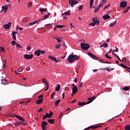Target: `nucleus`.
Segmentation results:
<instances>
[{
    "label": "nucleus",
    "instance_id": "nucleus-1",
    "mask_svg": "<svg viewBox=\"0 0 130 130\" xmlns=\"http://www.w3.org/2000/svg\"><path fill=\"white\" fill-rule=\"evenodd\" d=\"M79 59H80V56L73 55V53H72L71 55L69 56L67 60L70 63H73L75 62V60H78Z\"/></svg>",
    "mask_w": 130,
    "mask_h": 130
},
{
    "label": "nucleus",
    "instance_id": "nucleus-2",
    "mask_svg": "<svg viewBox=\"0 0 130 130\" xmlns=\"http://www.w3.org/2000/svg\"><path fill=\"white\" fill-rule=\"evenodd\" d=\"M81 47L83 50H87L90 48V46L88 44H86L85 43H81L80 44Z\"/></svg>",
    "mask_w": 130,
    "mask_h": 130
},
{
    "label": "nucleus",
    "instance_id": "nucleus-3",
    "mask_svg": "<svg viewBox=\"0 0 130 130\" xmlns=\"http://www.w3.org/2000/svg\"><path fill=\"white\" fill-rule=\"evenodd\" d=\"M69 3L72 8H73L74 6L78 4V2L76 0H69Z\"/></svg>",
    "mask_w": 130,
    "mask_h": 130
},
{
    "label": "nucleus",
    "instance_id": "nucleus-4",
    "mask_svg": "<svg viewBox=\"0 0 130 130\" xmlns=\"http://www.w3.org/2000/svg\"><path fill=\"white\" fill-rule=\"evenodd\" d=\"M42 82H43V83L45 84V85H46V86H47V88L45 89V91H47L49 89V84H48V83L47 82L46 79V78L42 79Z\"/></svg>",
    "mask_w": 130,
    "mask_h": 130
},
{
    "label": "nucleus",
    "instance_id": "nucleus-5",
    "mask_svg": "<svg viewBox=\"0 0 130 130\" xmlns=\"http://www.w3.org/2000/svg\"><path fill=\"white\" fill-rule=\"evenodd\" d=\"M48 125L47 122L45 121H43L42 123L41 124V126H42V129L43 130H46V126Z\"/></svg>",
    "mask_w": 130,
    "mask_h": 130
},
{
    "label": "nucleus",
    "instance_id": "nucleus-6",
    "mask_svg": "<svg viewBox=\"0 0 130 130\" xmlns=\"http://www.w3.org/2000/svg\"><path fill=\"white\" fill-rule=\"evenodd\" d=\"M127 2L123 1L120 3V7L121 8H125L127 7Z\"/></svg>",
    "mask_w": 130,
    "mask_h": 130
},
{
    "label": "nucleus",
    "instance_id": "nucleus-7",
    "mask_svg": "<svg viewBox=\"0 0 130 130\" xmlns=\"http://www.w3.org/2000/svg\"><path fill=\"white\" fill-rule=\"evenodd\" d=\"M92 22L94 23L95 25L97 26L99 25L100 21L99 20H98V18L96 17L92 18Z\"/></svg>",
    "mask_w": 130,
    "mask_h": 130
},
{
    "label": "nucleus",
    "instance_id": "nucleus-8",
    "mask_svg": "<svg viewBox=\"0 0 130 130\" xmlns=\"http://www.w3.org/2000/svg\"><path fill=\"white\" fill-rule=\"evenodd\" d=\"M41 19H39V20H36L34 22H29V24H28V26H32L40 22L41 21Z\"/></svg>",
    "mask_w": 130,
    "mask_h": 130
},
{
    "label": "nucleus",
    "instance_id": "nucleus-9",
    "mask_svg": "<svg viewBox=\"0 0 130 130\" xmlns=\"http://www.w3.org/2000/svg\"><path fill=\"white\" fill-rule=\"evenodd\" d=\"M11 25H12V23L11 22H9L7 24H4V27L6 29H8L10 28Z\"/></svg>",
    "mask_w": 130,
    "mask_h": 130
},
{
    "label": "nucleus",
    "instance_id": "nucleus-10",
    "mask_svg": "<svg viewBox=\"0 0 130 130\" xmlns=\"http://www.w3.org/2000/svg\"><path fill=\"white\" fill-rule=\"evenodd\" d=\"M33 57V55H28V54H25V55H24V58L26 59H30L31 58H32Z\"/></svg>",
    "mask_w": 130,
    "mask_h": 130
},
{
    "label": "nucleus",
    "instance_id": "nucleus-11",
    "mask_svg": "<svg viewBox=\"0 0 130 130\" xmlns=\"http://www.w3.org/2000/svg\"><path fill=\"white\" fill-rule=\"evenodd\" d=\"M78 90V87H75L72 88V92H73V94H76L77 93Z\"/></svg>",
    "mask_w": 130,
    "mask_h": 130
},
{
    "label": "nucleus",
    "instance_id": "nucleus-12",
    "mask_svg": "<svg viewBox=\"0 0 130 130\" xmlns=\"http://www.w3.org/2000/svg\"><path fill=\"white\" fill-rule=\"evenodd\" d=\"M111 18V16L108 15V14H106L103 16V19L104 20H108Z\"/></svg>",
    "mask_w": 130,
    "mask_h": 130
},
{
    "label": "nucleus",
    "instance_id": "nucleus-13",
    "mask_svg": "<svg viewBox=\"0 0 130 130\" xmlns=\"http://www.w3.org/2000/svg\"><path fill=\"white\" fill-rule=\"evenodd\" d=\"M15 117H16L17 119H18L19 120L22 121L23 122L25 121L24 119H23V118H22V117H20V116L16 115H15Z\"/></svg>",
    "mask_w": 130,
    "mask_h": 130
},
{
    "label": "nucleus",
    "instance_id": "nucleus-14",
    "mask_svg": "<svg viewBox=\"0 0 130 130\" xmlns=\"http://www.w3.org/2000/svg\"><path fill=\"white\" fill-rule=\"evenodd\" d=\"M9 6V5H5V6H2V11H4V10H6V11H7Z\"/></svg>",
    "mask_w": 130,
    "mask_h": 130
},
{
    "label": "nucleus",
    "instance_id": "nucleus-15",
    "mask_svg": "<svg viewBox=\"0 0 130 130\" xmlns=\"http://www.w3.org/2000/svg\"><path fill=\"white\" fill-rule=\"evenodd\" d=\"M51 15V13H48V14L44 16V17H43V20H45L48 19L50 16Z\"/></svg>",
    "mask_w": 130,
    "mask_h": 130
},
{
    "label": "nucleus",
    "instance_id": "nucleus-16",
    "mask_svg": "<svg viewBox=\"0 0 130 130\" xmlns=\"http://www.w3.org/2000/svg\"><path fill=\"white\" fill-rule=\"evenodd\" d=\"M47 11V9L46 8H41L40 9V12L41 14H43L44 12H46Z\"/></svg>",
    "mask_w": 130,
    "mask_h": 130
},
{
    "label": "nucleus",
    "instance_id": "nucleus-17",
    "mask_svg": "<svg viewBox=\"0 0 130 130\" xmlns=\"http://www.w3.org/2000/svg\"><path fill=\"white\" fill-rule=\"evenodd\" d=\"M60 89V85L57 84L56 87L55 88V91L59 92Z\"/></svg>",
    "mask_w": 130,
    "mask_h": 130
},
{
    "label": "nucleus",
    "instance_id": "nucleus-18",
    "mask_svg": "<svg viewBox=\"0 0 130 130\" xmlns=\"http://www.w3.org/2000/svg\"><path fill=\"white\" fill-rule=\"evenodd\" d=\"M64 15L70 16L71 15V13H70V11L65 12L64 13L62 14V16H64Z\"/></svg>",
    "mask_w": 130,
    "mask_h": 130
},
{
    "label": "nucleus",
    "instance_id": "nucleus-19",
    "mask_svg": "<svg viewBox=\"0 0 130 130\" xmlns=\"http://www.w3.org/2000/svg\"><path fill=\"white\" fill-rule=\"evenodd\" d=\"M41 50H38L37 51L35 52V54L37 56H39L41 55Z\"/></svg>",
    "mask_w": 130,
    "mask_h": 130
},
{
    "label": "nucleus",
    "instance_id": "nucleus-20",
    "mask_svg": "<svg viewBox=\"0 0 130 130\" xmlns=\"http://www.w3.org/2000/svg\"><path fill=\"white\" fill-rule=\"evenodd\" d=\"M50 124H53L55 123L54 119H50L47 121Z\"/></svg>",
    "mask_w": 130,
    "mask_h": 130
},
{
    "label": "nucleus",
    "instance_id": "nucleus-21",
    "mask_svg": "<svg viewBox=\"0 0 130 130\" xmlns=\"http://www.w3.org/2000/svg\"><path fill=\"white\" fill-rule=\"evenodd\" d=\"M52 24H47L46 25H45V27H46L47 28V29H49L51 28L52 27Z\"/></svg>",
    "mask_w": 130,
    "mask_h": 130
},
{
    "label": "nucleus",
    "instance_id": "nucleus-22",
    "mask_svg": "<svg viewBox=\"0 0 130 130\" xmlns=\"http://www.w3.org/2000/svg\"><path fill=\"white\" fill-rule=\"evenodd\" d=\"M88 55H89L90 57H91L93 59H96V58H98V57H97L96 56H95V55H92V53H90V52H89V53H88Z\"/></svg>",
    "mask_w": 130,
    "mask_h": 130
},
{
    "label": "nucleus",
    "instance_id": "nucleus-23",
    "mask_svg": "<svg viewBox=\"0 0 130 130\" xmlns=\"http://www.w3.org/2000/svg\"><path fill=\"white\" fill-rule=\"evenodd\" d=\"M43 99H41L37 101V104L40 105V104H42L43 103Z\"/></svg>",
    "mask_w": 130,
    "mask_h": 130
},
{
    "label": "nucleus",
    "instance_id": "nucleus-24",
    "mask_svg": "<svg viewBox=\"0 0 130 130\" xmlns=\"http://www.w3.org/2000/svg\"><path fill=\"white\" fill-rule=\"evenodd\" d=\"M78 105L79 106H84V105H86V103L85 102H78Z\"/></svg>",
    "mask_w": 130,
    "mask_h": 130
},
{
    "label": "nucleus",
    "instance_id": "nucleus-25",
    "mask_svg": "<svg viewBox=\"0 0 130 130\" xmlns=\"http://www.w3.org/2000/svg\"><path fill=\"white\" fill-rule=\"evenodd\" d=\"M22 124V122H16L15 123V126H16V127H17L18 126H19V125H21Z\"/></svg>",
    "mask_w": 130,
    "mask_h": 130
},
{
    "label": "nucleus",
    "instance_id": "nucleus-26",
    "mask_svg": "<svg viewBox=\"0 0 130 130\" xmlns=\"http://www.w3.org/2000/svg\"><path fill=\"white\" fill-rule=\"evenodd\" d=\"M60 102V100H58L55 101V106L57 107L59 104Z\"/></svg>",
    "mask_w": 130,
    "mask_h": 130
},
{
    "label": "nucleus",
    "instance_id": "nucleus-27",
    "mask_svg": "<svg viewBox=\"0 0 130 130\" xmlns=\"http://www.w3.org/2000/svg\"><path fill=\"white\" fill-rule=\"evenodd\" d=\"M64 27H66L65 25H57L56 26V27L58 28H63Z\"/></svg>",
    "mask_w": 130,
    "mask_h": 130
},
{
    "label": "nucleus",
    "instance_id": "nucleus-28",
    "mask_svg": "<svg viewBox=\"0 0 130 130\" xmlns=\"http://www.w3.org/2000/svg\"><path fill=\"white\" fill-rule=\"evenodd\" d=\"M53 115V112L52 111H50L49 113H48V116L49 118L52 117Z\"/></svg>",
    "mask_w": 130,
    "mask_h": 130
},
{
    "label": "nucleus",
    "instance_id": "nucleus-29",
    "mask_svg": "<svg viewBox=\"0 0 130 130\" xmlns=\"http://www.w3.org/2000/svg\"><path fill=\"white\" fill-rule=\"evenodd\" d=\"M116 23H117V21H115L114 22L111 23L109 24L110 27H112V26H114Z\"/></svg>",
    "mask_w": 130,
    "mask_h": 130
},
{
    "label": "nucleus",
    "instance_id": "nucleus-30",
    "mask_svg": "<svg viewBox=\"0 0 130 130\" xmlns=\"http://www.w3.org/2000/svg\"><path fill=\"white\" fill-rule=\"evenodd\" d=\"M129 89H130V88L128 86L123 87V90L125 91H127L129 90Z\"/></svg>",
    "mask_w": 130,
    "mask_h": 130
},
{
    "label": "nucleus",
    "instance_id": "nucleus-31",
    "mask_svg": "<svg viewBox=\"0 0 130 130\" xmlns=\"http://www.w3.org/2000/svg\"><path fill=\"white\" fill-rule=\"evenodd\" d=\"M125 130H130V124L129 125H126L124 127Z\"/></svg>",
    "mask_w": 130,
    "mask_h": 130
},
{
    "label": "nucleus",
    "instance_id": "nucleus-32",
    "mask_svg": "<svg viewBox=\"0 0 130 130\" xmlns=\"http://www.w3.org/2000/svg\"><path fill=\"white\" fill-rule=\"evenodd\" d=\"M130 9V6L127 7L126 9V10L123 12V14L126 13V12H128L129 10Z\"/></svg>",
    "mask_w": 130,
    "mask_h": 130
},
{
    "label": "nucleus",
    "instance_id": "nucleus-33",
    "mask_svg": "<svg viewBox=\"0 0 130 130\" xmlns=\"http://www.w3.org/2000/svg\"><path fill=\"white\" fill-rule=\"evenodd\" d=\"M1 81H2V84H3V85H6V82H7V80H6V79H2L1 80Z\"/></svg>",
    "mask_w": 130,
    "mask_h": 130
},
{
    "label": "nucleus",
    "instance_id": "nucleus-34",
    "mask_svg": "<svg viewBox=\"0 0 130 130\" xmlns=\"http://www.w3.org/2000/svg\"><path fill=\"white\" fill-rule=\"evenodd\" d=\"M48 58L51 59L52 61H54V59H55L56 57L53 56H48Z\"/></svg>",
    "mask_w": 130,
    "mask_h": 130
},
{
    "label": "nucleus",
    "instance_id": "nucleus-35",
    "mask_svg": "<svg viewBox=\"0 0 130 130\" xmlns=\"http://www.w3.org/2000/svg\"><path fill=\"white\" fill-rule=\"evenodd\" d=\"M120 66H121L123 68H128V67L127 66L124 65L123 63L120 64Z\"/></svg>",
    "mask_w": 130,
    "mask_h": 130
},
{
    "label": "nucleus",
    "instance_id": "nucleus-36",
    "mask_svg": "<svg viewBox=\"0 0 130 130\" xmlns=\"http://www.w3.org/2000/svg\"><path fill=\"white\" fill-rule=\"evenodd\" d=\"M102 45H103L102 46L105 48H107L109 47V46H108V44H107V43H105L104 44H103Z\"/></svg>",
    "mask_w": 130,
    "mask_h": 130
},
{
    "label": "nucleus",
    "instance_id": "nucleus-37",
    "mask_svg": "<svg viewBox=\"0 0 130 130\" xmlns=\"http://www.w3.org/2000/svg\"><path fill=\"white\" fill-rule=\"evenodd\" d=\"M53 38L56 39L59 43H60L61 42V40H60V39H58V38L53 37Z\"/></svg>",
    "mask_w": 130,
    "mask_h": 130
},
{
    "label": "nucleus",
    "instance_id": "nucleus-38",
    "mask_svg": "<svg viewBox=\"0 0 130 130\" xmlns=\"http://www.w3.org/2000/svg\"><path fill=\"white\" fill-rule=\"evenodd\" d=\"M83 7H84V5H80L79 7V11H81L82 10H83Z\"/></svg>",
    "mask_w": 130,
    "mask_h": 130
},
{
    "label": "nucleus",
    "instance_id": "nucleus-39",
    "mask_svg": "<svg viewBox=\"0 0 130 130\" xmlns=\"http://www.w3.org/2000/svg\"><path fill=\"white\" fill-rule=\"evenodd\" d=\"M61 46V45H56L55 48L57 49H58L60 48Z\"/></svg>",
    "mask_w": 130,
    "mask_h": 130
},
{
    "label": "nucleus",
    "instance_id": "nucleus-40",
    "mask_svg": "<svg viewBox=\"0 0 130 130\" xmlns=\"http://www.w3.org/2000/svg\"><path fill=\"white\" fill-rule=\"evenodd\" d=\"M11 43L13 46H15V45H16L17 44V43L15 42V41H12Z\"/></svg>",
    "mask_w": 130,
    "mask_h": 130
},
{
    "label": "nucleus",
    "instance_id": "nucleus-41",
    "mask_svg": "<svg viewBox=\"0 0 130 130\" xmlns=\"http://www.w3.org/2000/svg\"><path fill=\"white\" fill-rule=\"evenodd\" d=\"M105 57L108 58V59H111L112 57L111 56H109L108 55V54H105Z\"/></svg>",
    "mask_w": 130,
    "mask_h": 130
},
{
    "label": "nucleus",
    "instance_id": "nucleus-42",
    "mask_svg": "<svg viewBox=\"0 0 130 130\" xmlns=\"http://www.w3.org/2000/svg\"><path fill=\"white\" fill-rule=\"evenodd\" d=\"M16 115H15V114H9L8 115V116L9 117H15V116H16Z\"/></svg>",
    "mask_w": 130,
    "mask_h": 130
},
{
    "label": "nucleus",
    "instance_id": "nucleus-43",
    "mask_svg": "<svg viewBox=\"0 0 130 130\" xmlns=\"http://www.w3.org/2000/svg\"><path fill=\"white\" fill-rule=\"evenodd\" d=\"M54 95H55V92H53V93H52V94L51 95L50 98H51V99L52 100H53V99H54L53 96H54Z\"/></svg>",
    "mask_w": 130,
    "mask_h": 130
},
{
    "label": "nucleus",
    "instance_id": "nucleus-44",
    "mask_svg": "<svg viewBox=\"0 0 130 130\" xmlns=\"http://www.w3.org/2000/svg\"><path fill=\"white\" fill-rule=\"evenodd\" d=\"M17 34V31H12V34H11V35L12 36H15L16 34Z\"/></svg>",
    "mask_w": 130,
    "mask_h": 130
},
{
    "label": "nucleus",
    "instance_id": "nucleus-45",
    "mask_svg": "<svg viewBox=\"0 0 130 130\" xmlns=\"http://www.w3.org/2000/svg\"><path fill=\"white\" fill-rule=\"evenodd\" d=\"M90 128H92V129H96L98 128V127L96 126H90Z\"/></svg>",
    "mask_w": 130,
    "mask_h": 130
},
{
    "label": "nucleus",
    "instance_id": "nucleus-46",
    "mask_svg": "<svg viewBox=\"0 0 130 130\" xmlns=\"http://www.w3.org/2000/svg\"><path fill=\"white\" fill-rule=\"evenodd\" d=\"M32 6V2H29L27 5V8H29Z\"/></svg>",
    "mask_w": 130,
    "mask_h": 130
},
{
    "label": "nucleus",
    "instance_id": "nucleus-47",
    "mask_svg": "<svg viewBox=\"0 0 130 130\" xmlns=\"http://www.w3.org/2000/svg\"><path fill=\"white\" fill-rule=\"evenodd\" d=\"M7 64V61L6 60H4L3 62V67H6V65Z\"/></svg>",
    "mask_w": 130,
    "mask_h": 130
},
{
    "label": "nucleus",
    "instance_id": "nucleus-48",
    "mask_svg": "<svg viewBox=\"0 0 130 130\" xmlns=\"http://www.w3.org/2000/svg\"><path fill=\"white\" fill-rule=\"evenodd\" d=\"M70 90V88L69 87H65V91H69Z\"/></svg>",
    "mask_w": 130,
    "mask_h": 130
},
{
    "label": "nucleus",
    "instance_id": "nucleus-49",
    "mask_svg": "<svg viewBox=\"0 0 130 130\" xmlns=\"http://www.w3.org/2000/svg\"><path fill=\"white\" fill-rule=\"evenodd\" d=\"M23 70V68H19L18 69V71L19 72H22Z\"/></svg>",
    "mask_w": 130,
    "mask_h": 130
},
{
    "label": "nucleus",
    "instance_id": "nucleus-50",
    "mask_svg": "<svg viewBox=\"0 0 130 130\" xmlns=\"http://www.w3.org/2000/svg\"><path fill=\"white\" fill-rule=\"evenodd\" d=\"M99 10H100V8L99 7H97L96 8H95V9L94 10V13L98 12Z\"/></svg>",
    "mask_w": 130,
    "mask_h": 130
},
{
    "label": "nucleus",
    "instance_id": "nucleus-51",
    "mask_svg": "<svg viewBox=\"0 0 130 130\" xmlns=\"http://www.w3.org/2000/svg\"><path fill=\"white\" fill-rule=\"evenodd\" d=\"M88 101H89L91 102V103H92V101H93V100H92V97H89V98H88Z\"/></svg>",
    "mask_w": 130,
    "mask_h": 130
},
{
    "label": "nucleus",
    "instance_id": "nucleus-52",
    "mask_svg": "<svg viewBox=\"0 0 130 130\" xmlns=\"http://www.w3.org/2000/svg\"><path fill=\"white\" fill-rule=\"evenodd\" d=\"M126 61V58L125 57H123V58H122V62H125Z\"/></svg>",
    "mask_w": 130,
    "mask_h": 130
},
{
    "label": "nucleus",
    "instance_id": "nucleus-53",
    "mask_svg": "<svg viewBox=\"0 0 130 130\" xmlns=\"http://www.w3.org/2000/svg\"><path fill=\"white\" fill-rule=\"evenodd\" d=\"M16 47H18V48H22V47L20 46V45H19V44H16Z\"/></svg>",
    "mask_w": 130,
    "mask_h": 130
},
{
    "label": "nucleus",
    "instance_id": "nucleus-54",
    "mask_svg": "<svg viewBox=\"0 0 130 130\" xmlns=\"http://www.w3.org/2000/svg\"><path fill=\"white\" fill-rule=\"evenodd\" d=\"M38 99H43V95L42 94V95L39 96H38Z\"/></svg>",
    "mask_w": 130,
    "mask_h": 130
},
{
    "label": "nucleus",
    "instance_id": "nucleus-55",
    "mask_svg": "<svg viewBox=\"0 0 130 130\" xmlns=\"http://www.w3.org/2000/svg\"><path fill=\"white\" fill-rule=\"evenodd\" d=\"M89 25H92V26H94L95 24L94 23V22H91L90 23Z\"/></svg>",
    "mask_w": 130,
    "mask_h": 130
},
{
    "label": "nucleus",
    "instance_id": "nucleus-56",
    "mask_svg": "<svg viewBox=\"0 0 130 130\" xmlns=\"http://www.w3.org/2000/svg\"><path fill=\"white\" fill-rule=\"evenodd\" d=\"M12 38L14 39V41H16V37L15 35H12Z\"/></svg>",
    "mask_w": 130,
    "mask_h": 130
},
{
    "label": "nucleus",
    "instance_id": "nucleus-57",
    "mask_svg": "<svg viewBox=\"0 0 130 130\" xmlns=\"http://www.w3.org/2000/svg\"><path fill=\"white\" fill-rule=\"evenodd\" d=\"M104 70H106V71H111V70L109 69V68H104Z\"/></svg>",
    "mask_w": 130,
    "mask_h": 130
},
{
    "label": "nucleus",
    "instance_id": "nucleus-58",
    "mask_svg": "<svg viewBox=\"0 0 130 130\" xmlns=\"http://www.w3.org/2000/svg\"><path fill=\"white\" fill-rule=\"evenodd\" d=\"M104 4H103V3L100 4V5L99 6V8H102V7H103L104 6Z\"/></svg>",
    "mask_w": 130,
    "mask_h": 130
},
{
    "label": "nucleus",
    "instance_id": "nucleus-59",
    "mask_svg": "<svg viewBox=\"0 0 130 130\" xmlns=\"http://www.w3.org/2000/svg\"><path fill=\"white\" fill-rule=\"evenodd\" d=\"M101 63H108V64H111L112 63L111 62H107V61H106V62H101L100 61Z\"/></svg>",
    "mask_w": 130,
    "mask_h": 130
},
{
    "label": "nucleus",
    "instance_id": "nucleus-60",
    "mask_svg": "<svg viewBox=\"0 0 130 130\" xmlns=\"http://www.w3.org/2000/svg\"><path fill=\"white\" fill-rule=\"evenodd\" d=\"M107 0H102V3L105 5L107 3Z\"/></svg>",
    "mask_w": 130,
    "mask_h": 130
},
{
    "label": "nucleus",
    "instance_id": "nucleus-61",
    "mask_svg": "<svg viewBox=\"0 0 130 130\" xmlns=\"http://www.w3.org/2000/svg\"><path fill=\"white\" fill-rule=\"evenodd\" d=\"M115 48L116 49L115 50L113 51V52H118V51H119L118 48H117V47H115Z\"/></svg>",
    "mask_w": 130,
    "mask_h": 130
},
{
    "label": "nucleus",
    "instance_id": "nucleus-62",
    "mask_svg": "<svg viewBox=\"0 0 130 130\" xmlns=\"http://www.w3.org/2000/svg\"><path fill=\"white\" fill-rule=\"evenodd\" d=\"M0 49L2 51H5V49L4 48H3L2 47H0Z\"/></svg>",
    "mask_w": 130,
    "mask_h": 130
},
{
    "label": "nucleus",
    "instance_id": "nucleus-63",
    "mask_svg": "<svg viewBox=\"0 0 130 130\" xmlns=\"http://www.w3.org/2000/svg\"><path fill=\"white\" fill-rule=\"evenodd\" d=\"M45 53H46V52L44 51H43V50L41 51V54H45Z\"/></svg>",
    "mask_w": 130,
    "mask_h": 130
},
{
    "label": "nucleus",
    "instance_id": "nucleus-64",
    "mask_svg": "<svg viewBox=\"0 0 130 130\" xmlns=\"http://www.w3.org/2000/svg\"><path fill=\"white\" fill-rule=\"evenodd\" d=\"M30 69V68H29V67H27V68H26V70L27 71H29Z\"/></svg>",
    "mask_w": 130,
    "mask_h": 130
}]
</instances>
